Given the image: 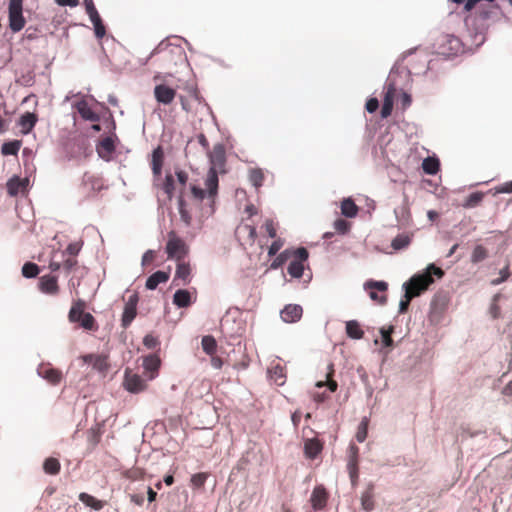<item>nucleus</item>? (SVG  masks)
<instances>
[{"label":"nucleus","instance_id":"obj_1","mask_svg":"<svg viewBox=\"0 0 512 512\" xmlns=\"http://www.w3.org/2000/svg\"><path fill=\"white\" fill-rule=\"evenodd\" d=\"M210 162V168L205 178V189L196 185L191 187V193L195 200L203 201L207 198L211 203H214L215 197L218 193V174L225 173L226 164V151L223 144L214 145L213 149L207 152Z\"/></svg>","mask_w":512,"mask_h":512},{"label":"nucleus","instance_id":"obj_2","mask_svg":"<svg viewBox=\"0 0 512 512\" xmlns=\"http://www.w3.org/2000/svg\"><path fill=\"white\" fill-rule=\"evenodd\" d=\"M433 276L440 279L444 276V271L434 264H429L423 273L415 274L405 282L403 289L411 296L418 297L434 283Z\"/></svg>","mask_w":512,"mask_h":512},{"label":"nucleus","instance_id":"obj_3","mask_svg":"<svg viewBox=\"0 0 512 512\" xmlns=\"http://www.w3.org/2000/svg\"><path fill=\"white\" fill-rule=\"evenodd\" d=\"M154 57H157L164 66L171 67L183 63L186 60V53L179 45L161 42L150 55V58Z\"/></svg>","mask_w":512,"mask_h":512},{"label":"nucleus","instance_id":"obj_4","mask_svg":"<svg viewBox=\"0 0 512 512\" xmlns=\"http://www.w3.org/2000/svg\"><path fill=\"white\" fill-rule=\"evenodd\" d=\"M86 302L82 299L73 301L68 313V319L71 323H79L82 328L89 331H96L98 325L91 313L85 312Z\"/></svg>","mask_w":512,"mask_h":512},{"label":"nucleus","instance_id":"obj_5","mask_svg":"<svg viewBox=\"0 0 512 512\" xmlns=\"http://www.w3.org/2000/svg\"><path fill=\"white\" fill-rule=\"evenodd\" d=\"M189 248L185 241L180 238L175 231L168 233L166 243V253L169 259L182 260L188 254Z\"/></svg>","mask_w":512,"mask_h":512},{"label":"nucleus","instance_id":"obj_6","mask_svg":"<svg viewBox=\"0 0 512 512\" xmlns=\"http://www.w3.org/2000/svg\"><path fill=\"white\" fill-rule=\"evenodd\" d=\"M292 253V261L287 268L288 274L293 278H301L304 272V263L309 258V252L305 247H298Z\"/></svg>","mask_w":512,"mask_h":512},{"label":"nucleus","instance_id":"obj_7","mask_svg":"<svg viewBox=\"0 0 512 512\" xmlns=\"http://www.w3.org/2000/svg\"><path fill=\"white\" fill-rule=\"evenodd\" d=\"M22 5L23 0H10L9 2V27L13 32H19L25 26Z\"/></svg>","mask_w":512,"mask_h":512},{"label":"nucleus","instance_id":"obj_8","mask_svg":"<svg viewBox=\"0 0 512 512\" xmlns=\"http://www.w3.org/2000/svg\"><path fill=\"white\" fill-rule=\"evenodd\" d=\"M365 288L369 290V296L372 300L379 304H385L387 296L385 292L388 289V284L384 281H369L365 284Z\"/></svg>","mask_w":512,"mask_h":512},{"label":"nucleus","instance_id":"obj_9","mask_svg":"<svg viewBox=\"0 0 512 512\" xmlns=\"http://www.w3.org/2000/svg\"><path fill=\"white\" fill-rule=\"evenodd\" d=\"M37 373L52 385H58L63 379L62 372L54 368L50 363H42L39 365Z\"/></svg>","mask_w":512,"mask_h":512},{"label":"nucleus","instance_id":"obj_10","mask_svg":"<svg viewBox=\"0 0 512 512\" xmlns=\"http://www.w3.org/2000/svg\"><path fill=\"white\" fill-rule=\"evenodd\" d=\"M123 384L125 389L131 393L142 392L147 387L146 381L141 376L134 374L129 370L125 371Z\"/></svg>","mask_w":512,"mask_h":512},{"label":"nucleus","instance_id":"obj_11","mask_svg":"<svg viewBox=\"0 0 512 512\" xmlns=\"http://www.w3.org/2000/svg\"><path fill=\"white\" fill-rule=\"evenodd\" d=\"M177 95L176 89L160 83L154 87V97L156 101L163 105L171 104Z\"/></svg>","mask_w":512,"mask_h":512},{"label":"nucleus","instance_id":"obj_12","mask_svg":"<svg viewBox=\"0 0 512 512\" xmlns=\"http://www.w3.org/2000/svg\"><path fill=\"white\" fill-rule=\"evenodd\" d=\"M137 303L138 296L136 294L131 295L126 302L121 319V325L123 328H127L135 319L137 315Z\"/></svg>","mask_w":512,"mask_h":512},{"label":"nucleus","instance_id":"obj_13","mask_svg":"<svg viewBox=\"0 0 512 512\" xmlns=\"http://www.w3.org/2000/svg\"><path fill=\"white\" fill-rule=\"evenodd\" d=\"M191 281V267L188 263L178 261L175 275L173 278V284L176 286L187 285Z\"/></svg>","mask_w":512,"mask_h":512},{"label":"nucleus","instance_id":"obj_14","mask_svg":"<svg viewBox=\"0 0 512 512\" xmlns=\"http://www.w3.org/2000/svg\"><path fill=\"white\" fill-rule=\"evenodd\" d=\"M38 287L42 293L52 296L57 295L60 290L57 277L52 275L40 277Z\"/></svg>","mask_w":512,"mask_h":512},{"label":"nucleus","instance_id":"obj_15","mask_svg":"<svg viewBox=\"0 0 512 512\" xmlns=\"http://www.w3.org/2000/svg\"><path fill=\"white\" fill-rule=\"evenodd\" d=\"M395 96H396V87L394 84L390 83L387 85L386 91L384 94L383 105L381 108L382 118H387L391 115L392 110H393Z\"/></svg>","mask_w":512,"mask_h":512},{"label":"nucleus","instance_id":"obj_16","mask_svg":"<svg viewBox=\"0 0 512 512\" xmlns=\"http://www.w3.org/2000/svg\"><path fill=\"white\" fill-rule=\"evenodd\" d=\"M115 139H117L115 135L108 136L99 142L97 152L102 159L109 160L111 155L115 152Z\"/></svg>","mask_w":512,"mask_h":512},{"label":"nucleus","instance_id":"obj_17","mask_svg":"<svg viewBox=\"0 0 512 512\" xmlns=\"http://www.w3.org/2000/svg\"><path fill=\"white\" fill-rule=\"evenodd\" d=\"M303 309L297 304H288L281 311V318L286 323H294L301 319Z\"/></svg>","mask_w":512,"mask_h":512},{"label":"nucleus","instance_id":"obj_18","mask_svg":"<svg viewBox=\"0 0 512 512\" xmlns=\"http://www.w3.org/2000/svg\"><path fill=\"white\" fill-rule=\"evenodd\" d=\"M347 470L353 485L358 480V447L355 445L350 446V455L347 463Z\"/></svg>","mask_w":512,"mask_h":512},{"label":"nucleus","instance_id":"obj_19","mask_svg":"<svg viewBox=\"0 0 512 512\" xmlns=\"http://www.w3.org/2000/svg\"><path fill=\"white\" fill-rule=\"evenodd\" d=\"M328 494L323 486H316L311 494L310 502L315 510L323 509L326 506Z\"/></svg>","mask_w":512,"mask_h":512},{"label":"nucleus","instance_id":"obj_20","mask_svg":"<svg viewBox=\"0 0 512 512\" xmlns=\"http://www.w3.org/2000/svg\"><path fill=\"white\" fill-rule=\"evenodd\" d=\"M28 184V179H20L17 176L10 178L6 183L7 192L10 196H17L20 192H24Z\"/></svg>","mask_w":512,"mask_h":512},{"label":"nucleus","instance_id":"obj_21","mask_svg":"<svg viewBox=\"0 0 512 512\" xmlns=\"http://www.w3.org/2000/svg\"><path fill=\"white\" fill-rule=\"evenodd\" d=\"M323 444L317 438L307 439L304 443V451L307 458L314 459L321 453Z\"/></svg>","mask_w":512,"mask_h":512},{"label":"nucleus","instance_id":"obj_22","mask_svg":"<svg viewBox=\"0 0 512 512\" xmlns=\"http://www.w3.org/2000/svg\"><path fill=\"white\" fill-rule=\"evenodd\" d=\"M164 162V151L161 146L155 148L152 152L151 168L155 176H159Z\"/></svg>","mask_w":512,"mask_h":512},{"label":"nucleus","instance_id":"obj_23","mask_svg":"<svg viewBox=\"0 0 512 512\" xmlns=\"http://www.w3.org/2000/svg\"><path fill=\"white\" fill-rule=\"evenodd\" d=\"M38 121L37 115L34 113L26 112L19 119V125L23 134L30 133Z\"/></svg>","mask_w":512,"mask_h":512},{"label":"nucleus","instance_id":"obj_24","mask_svg":"<svg viewBox=\"0 0 512 512\" xmlns=\"http://www.w3.org/2000/svg\"><path fill=\"white\" fill-rule=\"evenodd\" d=\"M173 303L179 308L189 307L192 303V294L185 289H179L174 293Z\"/></svg>","mask_w":512,"mask_h":512},{"label":"nucleus","instance_id":"obj_25","mask_svg":"<svg viewBox=\"0 0 512 512\" xmlns=\"http://www.w3.org/2000/svg\"><path fill=\"white\" fill-rule=\"evenodd\" d=\"M169 273L164 271H157L148 277L146 280V288L154 290L160 283H165L169 280Z\"/></svg>","mask_w":512,"mask_h":512},{"label":"nucleus","instance_id":"obj_26","mask_svg":"<svg viewBox=\"0 0 512 512\" xmlns=\"http://www.w3.org/2000/svg\"><path fill=\"white\" fill-rule=\"evenodd\" d=\"M270 378L278 385L281 386L286 381V370L285 368L277 363L269 369Z\"/></svg>","mask_w":512,"mask_h":512},{"label":"nucleus","instance_id":"obj_27","mask_svg":"<svg viewBox=\"0 0 512 512\" xmlns=\"http://www.w3.org/2000/svg\"><path fill=\"white\" fill-rule=\"evenodd\" d=\"M79 500L86 506H88L96 511L101 510L105 506L104 501L98 500L94 496H92L88 493H85V492L80 493Z\"/></svg>","mask_w":512,"mask_h":512},{"label":"nucleus","instance_id":"obj_28","mask_svg":"<svg viewBox=\"0 0 512 512\" xmlns=\"http://www.w3.org/2000/svg\"><path fill=\"white\" fill-rule=\"evenodd\" d=\"M341 213L345 217L353 218L358 214L359 208L351 198H345L341 202Z\"/></svg>","mask_w":512,"mask_h":512},{"label":"nucleus","instance_id":"obj_29","mask_svg":"<svg viewBox=\"0 0 512 512\" xmlns=\"http://www.w3.org/2000/svg\"><path fill=\"white\" fill-rule=\"evenodd\" d=\"M77 111L80 116L89 121H98L99 116L91 109V107L85 101H81L77 104Z\"/></svg>","mask_w":512,"mask_h":512},{"label":"nucleus","instance_id":"obj_30","mask_svg":"<svg viewBox=\"0 0 512 512\" xmlns=\"http://www.w3.org/2000/svg\"><path fill=\"white\" fill-rule=\"evenodd\" d=\"M346 333L352 339H361L364 336V331L355 320H350L346 323Z\"/></svg>","mask_w":512,"mask_h":512},{"label":"nucleus","instance_id":"obj_31","mask_svg":"<svg viewBox=\"0 0 512 512\" xmlns=\"http://www.w3.org/2000/svg\"><path fill=\"white\" fill-rule=\"evenodd\" d=\"M91 22L94 25L95 35L98 39H102L106 34V29L98 12L89 15Z\"/></svg>","mask_w":512,"mask_h":512},{"label":"nucleus","instance_id":"obj_32","mask_svg":"<svg viewBox=\"0 0 512 512\" xmlns=\"http://www.w3.org/2000/svg\"><path fill=\"white\" fill-rule=\"evenodd\" d=\"M60 469L61 465L57 458L49 457L43 463V470L46 474L57 475Z\"/></svg>","mask_w":512,"mask_h":512},{"label":"nucleus","instance_id":"obj_33","mask_svg":"<svg viewBox=\"0 0 512 512\" xmlns=\"http://www.w3.org/2000/svg\"><path fill=\"white\" fill-rule=\"evenodd\" d=\"M422 168L426 174L434 175L439 171V160L437 158L427 157L422 162Z\"/></svg>","mask_w":512,"mask_h":512},{"label":"nucleus","instance_id":"obj_34","mask_svg":"<svg viewBox=\"0 0 512 512\" xmlns=\"http://www.w3.org/2000/svg\"><path fill=\"white\" fill-rule=\"evenodd\" d=\"M22 142L20 140H13L5 142L1 147V153L5 156L14 155L16 156L21 148Z\"/></svg>","mask_w":512,"mask_h":512},{"label":"nucleus","instance_id":"obj_35","mask_svg":"<svg viewBox=\"0 0 512 512\" xmlns=\"http://www.w3.org/2000/svg\"><path fill=\"white\" fill-rule=\"evenodd\" d=\"M295 249H286L283 252L279 253L276 258L271 263L272 269H278L283 266L289 259L292 258V255Z\"/></svg>","mask_w":512,"mask_h":512},{"label":"nucleus","instance_id":"obj_36","mask_svg":"<svg viewBox=\"0 0 512 512\" xmlns=\"http://www.w3.org/2000/svg\"><path fill=\"white\" fill-rule=\"evenodd\" d=\"M203 351L208 355L216 354L217 350V342L215 338L211 335H206L202 338L201 341Z\"/></svg>","mask_w":512,"mask_h":512},{"label":"nucleus","instance_id":"obj_37","mask_svg":"<svg viewBox=\"0 0 512 512\" xmlns=\"http://www.w3.org/2000/svg\"><path fill=\"white\" fill-rule=\"evenodd\" d=\"M411 242V237L407 234L397 235L391 243V246L395 250H401L406 248Z\"/></svg>","mask_w":512,"mask_h":512},{"label":"nucleus","instance_id":"obj_38","mask_svg":"<svg viewBox=\"0 0 512 512\" xmlns=\"http://www.w3.org/2000/svg\"><path fill=\"white\" fill-rule=\"evenodd\" d=\"M484 198V193L482 192H474L471 193L463 203L464 208H473L478 206Z\"/></svg>","mask_w":512,"mask_h":512},{"label":"nucleus","instance_id":"obj_39","mask_svg":"<svg viewBox=\"0 0 512 512\" xmlns=\"http://www.w3.org/2000/svg\"><path fill=\"white\" fill-rule=\"evenodd\" d=\"M333 366L330 365L331 371L327 373V380L326 381H318L316 383V387L322 388L324 386H327L330 392H335L337 390L338 384L335 380L332 379V375L334 373V370L332 368Z\"/></svg>","mask_w":512,"mask_h":512},{"label":"nucleus","instance_id":"obj_40","mask_svg":"<svg viewBox=\"0 0 512 512\" xmlns=\"http://www.w3.org/2000/svg\"><path fill=\"white\" fill-rule=\"evenodd\" d=\"M40 272L39 266L33 262H26L22 267V275L25 278H34Z\"/></svg>","mask_w":512,"mask_h":512},{"label":"nucleus","instance_id":"obj_41","mask_svg":"<svg viewBox=\"0 0 512 512\" xmlns=\"http://www.w3.org/2000/svg\"><path fill=\"white\" fill-rule=\"evenodd\" d=\"M249 180L256 188L262 186L264 174L261 169H252L249 172Z\"/></svg>","mask_w":512,"mask_h":512},{"label":"nucleus","instance_id":"obj_42","mask_svg":"<svg viewBox=\"0 0 512 512\" xmlns=\"http://www.w3.org/2000/svg\"><path fill=\"white\" fill-rule=\"evenodd\" d=\"M487 255H488V253H487L486 248L482 245H477L473 249V252L471 255V261L473 263H479V262L483 261L484 259H486Z\"/></svg>","mask_w":512,"mask_h":512},{"label":"nucleus","instance_id":"obj_43","mask_svg":"<svg viewBox=\"0 0 512 512\" xmlns=\"http://www.w3.org/2000/svg\"><path fill=\"white\" fill-rule=\"evenodd\" d=\"M393 332H394V327L392 325H390L387 328L383 327L380 329V333L382 336V343L385 347L393 346V339L391 337Z\"/></svg>","mask_w":512,"mask_h":512},{"label":"nucleus","instance_id":"obj_44","mask_svg":"<svg viewBox=\"0 0 512 512\" xmlns=\"http://www.w3.org/2000/svg\"><path fill=\"white\" fill-rule=\"evenodd\" d=\"M160 366V359L155 355H150L144 359V368L148 371H157Z\"/></svg>","mask_w":512,"mask_h":512},{"label":"nucleus","instance_id":"obj_45","mask_svg":"<svg viewBox=\"0 0 512 512\" xmlns=\"http://www.w3.org/2000/svg\"><path fill=\"white\" fill-rule=\"evenodd\" d=\"M367 431H368V420L367 418H364L359 426H358V429H357V433H356V439L358 442H364L366 437H367Z\"/></svg>","mask_w":512,"mask_h":512},{"label":"nucleus","instance_id":"obj_46","mask_svg":"<svg viewBox=\"0 0 512 512\" xmlns=\"http://www.w3.org/2000/svg\"><path fill=\"white\" fill-rule=\"evenodd\" d=\"M285 241L282 238H274V241L270 245L268 249V255L270 257H273L277 255V253L280 251V249L284 246Z\"/></svg>","mask_w":512,"mask_h":512},{"label":"nucleus","instance_id":"obj_47","mask_svg":"<svg viewBox=\"0 0 512 512\" xmlns=\"http://www.w3.org/2000/svg\"><path fill=\"white\" fill-rule=\"evenodd\" d=\"M208 478L207 473H196L191 477V484L196 488H201L204 486L206 480Z\"/></svg>","mask_w":512,"mask_h":512},{"label":"nucleus","instance_id":"obj_48","mask_svg":"<svg viewBox=\"0 0 512 512\" xmlns=\"http://www.w3.org/2000/svg\"><path fill=\"white\" fill-rule=\"evenodd\" d=\"M334 229L340 234H345L350 229V223L344 219L338 218L334 222Z\"/></svg>","mask_w":512,"mask_h":512},{"label":"nucleus","instance_id":"obj_49","mask_svg":"<svg viewBox=\"0 0 512 512\" xmlns=\"http://www.w3.org/2000/svg\"><path fill=\"white\" fill-rule=\"evenodd\" d=\"M163 190L169 198L172 197L174 192V179L172 175H167L163 183Z\"/></svg>","mask_w":512,"mask_h":512},{"label":"nucleus","instance_id":"obj_50","mask_svg":"<svg viewBox=\"0 0 512 512\" xmlns=\"http://www.w3.org/2000/svg\"><path fill=\"white\" fill-rule=\"evenodd\" d=\"M80 250H81L80 243H78V242L70 243L67 246L66 250L64 252H62V257L64 258L66 254H68L71 257H76L78 255V253L80 252Z\"/></svg>","mask_w":512,"mask_h":512},{"label":"nucleus","instance_id":"obj_51","mask_svg":"<svg viewBox=\"0 0 512 512\" xmlns=\"http://www.w3.org/2000/svg\"><path fill=\"white\" fill-rule=\"evenodd\" d=\"M244 231L248 234V238L251 242H254L257 236L256 228L252 225H242L238 228V232Z\"/></svg>","mask_w":512,"mask_h":512},{"label":"nucleus","instance_id":"obj_52","mask_svg":"<svg viewBox=\"0 0 512 512\" xmlns=\"http://www.w3.org/2000/svg\"><path fill=\"white\" fill-rule=\"evenodd\" d=\"M77 260L75 257L69 256L68 258L63 259L62 261V268L67 272L70 273L76 266H77Z\"/></svg>","mask_w":512,"mask_h":512},{"label":"nucleus","instance_id":"obj_53","mask_svg":"<svg viewBox=\"0 0 512 512\" xmlns=\"http://www.w3.org/2000/svg\"><path fill=\"white\" fill-rule=\"evenodd\" d=\"M264 227L270 238H277V229L273 220L267 219L264 223Z\"/></svg>","mask_w":512,"mask_h":512},{"label":"nucleus","instance_id":"obj_54","mask_svg":"<svg viewBox=\"0 0 512 512\" xmlns=\"http://www.w3.org/2000/svg\"><path fill=\"white\" fill-rule=\"evenodd\" d=\"M143 475H144L143 471L139 468L130 469V470L126 471V473H125V477L132 481L142 479Z\"/></svg>","mask_w":512,"mask_h":512},{"label":"nucleus","instance_id":"obj_55","mask_svg":"<svg viewBox=\"0 0 512 512\" xmlns=\"http://www.w3.org/2000/svg\"><path fill=\"white\" fill-rule=\"evenodd\" d=\"M413 298H415V297L411 296V294H409V292H405L404 299H402L399 303V312L400 313H405L408 310L410 302Z\"/></svg>","mask_w":512,"mask_h":512},{"label":"nucleus","instance_id":"obj_56","mask_svg":"<svg viewBox=\"0 0 512 512\" xmlns=\"http://www.w3.org/2000/svg\"><path fill=\"white\" fill-rule=\"evenodd\" d=\"M143 344L148 349H155L159 345V340L157 337L153 336L152 334H148L144 337Z\"/></svg>","mask_w":512,"mask_h":512},{"label":"nucleus","instance_id":"obj_57","mask_svg":"<svg viewBox=\"0 0 512 512\" xmlns=\"http://www.w3.org/2000/svg\"><path fill=\"white\" fill-rule=\"evenodd\" d=\"M499 274H500L499 278L493 279L491 281L492 285H499V284H501L502 282L506 281L509 278V276H510L509 267L506 266L505 268L500 270Z\"/></svg>","mask_w":512,"mask_h":512},{"label":"nucleus","instance_id":"obj_58","mask_svg":"<svg viewBox=\"0 0 512 512\" xmlns=\"http://www.w3.org/2000/svg\"><path fill=\"white\" fill-rule=\"evenodd\" d=\"M179 212L181 215L182 220L189 225L191 222L190 215L186 212V209L184 207V201L182 199L179 200Z\"/></svg>","mask_w":512,"mask_h":512},{"label":"nucleus","instance_id":"obj_59","mask_svg":"<svg viewBox=\"0 0 512 512\" xmlns=\"http://www.w3.org/2000/svg\"><path fill=\"white\" fill-rule=\"evenodd\" d=\"M366 110L369 112V113H373L375 112L378 107H379V101L377 98H370L368 99V101L366 102Z\"/></svg>","mask_w":512,"mask_h":512},{"label":"nucleus","instance_id":"obj_60","mask_svg":"<svg viewBox=\"0 0 512 512\" xmlns=\"http://www.w3.org/2000/svg\"><path fill=\"white\" fill-rule=\"evenodd\" d=\"M443 41L447 42L451 46L450 47L451 50H454L455 52L458 51L460 42L457 38L452 37V36H446V37H444Z\"/></svg>","mask_w":512,"mask_h":512},{"label":"nucleus","instance_id":"obj_61","mask_svg":"<svg viewBox=\"0 0 512 512\" xmlns=\"http://www.w3.org/2000/svg\"><path fill=\"white\" fill-rule=\"evenodd\" d=\"M411 102H412L411 96L408 93L403 92L400 97V103H401L402 109L408 108L411 105Z\"/></svg>","mask_w":512,"mask_h":512},{"label":"nucleus","instance_id":"obj_62","mask_svg":"<svg viewBox=\"0 0 512 512\" xmlns=\"http://www.w3.org/2000/svg\"><path fill=\"white\" fill-rule=\"evenodd\" d=\"M155 258V253L154 251L152 250H148L144 253L143 257H142V264L143 265H147L149 264L150 262H152Z\"/></svg>","mask_w":512,"mask_h":512},{"label":"nucleus","instance_id":"obj_63","mask_svg":"<svg viewBox=\"0 0 512 512\" xmlns=\"http://www.w3.org/2000/svg\"><path fill=\"white\" fill-rule=\"evenodd\" d=\"M362 506L365 510L369 511L373 509V502L369 495L362 496Z\"/></svg>","mask_w":512,"mask_h":512},{"label":"nucleus","instance_id":"obj_64","mask_svg":"<svg viewBox=\"0 0 512 512\" xmlns=\"http://www.w3.org/2000/svg\"><path fill=\"white\" fill-rule=\"evenodd\" d=\"M496 191L498 193H512V181L506 182L501 186L497 187Z\"/></svg>","mask_w":512,"mask_h":512}]
</instances>
